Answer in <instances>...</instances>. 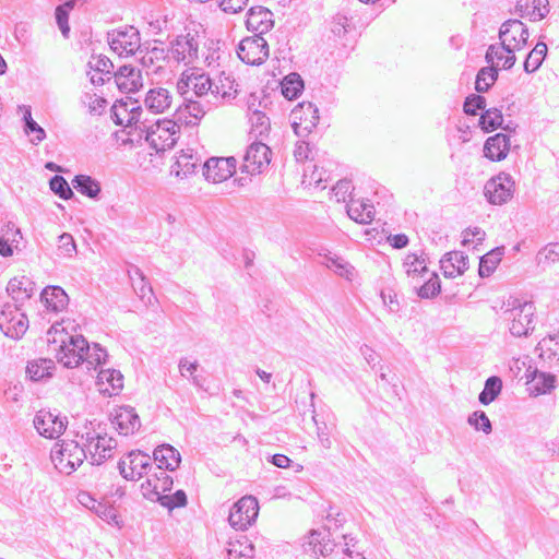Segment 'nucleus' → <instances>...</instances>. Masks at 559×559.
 <instances>
[{
	"label": "nucleus",
	"instance_id": "774afa93",
	"mask_svg": "<svg viewBox=\"0 0 559 559\" xmlns=\"http://www.w3.org/2000/svg\"><path fill=\"white\" fill-rule=\"evenodd\" d=\"M58 251L63 257H72L76 251V245L73 237L70 234H62L58 240Z\"/></svg>",
	"mask_w": 559,
	"mask_h": 559
},
{
	"label": "nucleus",
	"instance_id": "3c124183",
	"mask_svg": "<svg viewBox=\"0 0 559 559\" xmlns=\"http://www.w3.org/2000/svg\"><path fill=\"white\" fill-rule=\"evenodd\" d=\"M503 122L502 112L500 109L490 108L487 109L479 119V124L486 132L492 131L498 127H501Z\"/></svg>",
	"mask_w": 559,
	"mask_h": 559
},
{
	"label": "nucleus",
	"instance_id": "e433bc0d",
	"mask_svg": "<svg viewBox=\"0 0 559 559\" xmlns=\"http://www.w3.org/2000/svg\"><path fill=\"white\" fill-rule=\"evenodd\" d=\"M249 123H250V135L254 138H261V140L266 136L271 130V121L270 118L265 115V112L253 109L248 115Z\"/></svg>",
	"mask_w": 559,
	"mask_h": 559
},
{
	"label": "nucleus",
	"instance_id": "680f3d73",
	"mask_svg": "<svg viewBox=\"0 0 559 559\" xmlns=\"http://www.w3.org/2000/svg\"><path fill=\"white\" fill-rule=\"evenodd\" d=\"M112 114L116 124L123 127L133 126L135 118L130 117L127 111V105L123 104V100H120L114 105Z\"/></svg>",
	"mask_w": 559,
	"mask_h": 559
},
{
	"label": "nucleus",
	"instance_id": "a19ab883",
	"mask_svg": "<svg viewBox=\"0 0 559 559\" xmlns=\"http://www.w3.org/2000/svg\"><path fill=\"white\" fill-rule=\"evenodd\" d=\"M504 253L503 247H498L490 252L486 253L484 257L480 258L479 262V275L481 277L489 276L497 267L499 262L502 259V255Z\"/></svg>",
	"mask_w": 559,
	"mask_h": 559
},
{
	"label": "nucleus",
	"instance_id": "0eeeda50",
	"mask_svg": "<svg viewBox=\"0 0 559 559\" xmlns=\"http://www.w3.org/2000/svg\"><path fill=\"white\" fill-rule=\"evenodd\" d=\"M118 469L124 479L139 480L143 475L148 476L152 469V459L140 450L131 451L126 459L118 462Z\"/></svg>",
	"mask_w": 559,
	"mask_h": 559
},
{
	"label": "nucleus",
	"instance_id": "0e129e2a",
	"mask_svg": "<svg viewBox=\"0 0 559 559\" xmlns=\"http://www.w3.org/2000/svg\"><path fill=\"white\" fill-rule=\"evenodd\" d=\"M304 177V182L308 179L309 185H314L317 188L321 189H325V186H323L322 182H326L329 180L326 170L323 167H318L317 165H313V169L309 175L307 174V170H305Z\"/></svg>",
	"mask_w": 559,
	"mask_h": 559
},
{
	"label": "nucleus",
	"instance_id": "f257e3e1",
	"mask_svg": "<svg viewBox=\"0 0 559 559\" xmlns=\"http://www.w3.org/2000/svg\"><path fill=\"white\" fill-rule=\"evenodd\" d=\"M47 335L49 350L55 354L58 362L67 368L81 364L86 347V340L82 335L69 334L60 324H53Z\"/></svg>",
	"mask_w": 559,
	"mask_h": 559
},
{
	"label": "nucleus",
	"instance_id": "9d476101",
	"mask_svg": "<svg viewBox=\"0 0 559 559\" xmlns=\"http://www.w3.org/2000/svg\"><path fill=\"white\" fill-rule=\"evenodd\" d=\"M258 513V500L252 496H245L233 506L228 521L236 530L243 531L255 521Z\"/></svg>",
	"mask_w": 559,
	"mask_h": 559
},
{
	"label": "nucleus",
	"instance_id": "c756f323",
	"mask_svg": "<svg viewBox=\"0 0 559 559\" xmlns=\"http://www.w3.org/2000/svg\"><path fill=\"white\" fill-rule=\"evenodd\" d=\"M515 12L521 17H528L531 21H540L549 13L548 0H518Z\"/></svg>",
	"mask_w": 559,
	"mask_h": 559
},
{
	"label": "nucleus",
	"instance_id": "4be33fe9",
	"mask_svg": "<svg viewBox=\"0 0 559 559\" xmlns=\"http://www.w3.org/2000/svg\"><path fill=\"white\" fill-rule=\"evenodd\" d=\"M174 94L166 87L155 86L150 88L144 98V107L152 114H165L171 108Z\"/></svg>",
	"mask_w": 559,
	"mask_h": 559
},
{
	"label": "nucleus",
	"instance_id": "09e8293b",
	"mask_svg": "<svg viewBox=\"0 0 559 559\" xmlns=\"http://www.w3.org/2000/svg\"><path fill=\"white\" fill-rule=\"evenodd\" d=\"M498 71L495 67L481 68L476 76L475 88L478 93H485L496 82Z\"/></svg>",
	"mask_w": 559,
	"mask_h": 559
},
{
	"label": "nucleus",
	"instance_id": "2f4dec72",
	"mask_svg": "<svg viewBox=\"0 0 559 559\" xmlns=\"http://www.w3.org/2000/svg\"><path fill=\"white\" fill-rule=\"evenodd\" d=\"M153 459L157 463L156 468L164 471H175L179 467L181 455L177 449L170 444H162L153 452Z\"/></svg>",
	"mask_w": 559,
	"mask_h": 559
},
{
	"label": "nucleus",
	"instance_id": "79ce46f5",
	"mask_svg": "<svg viewBox=\"0 0 559 559\" xmlns=\"http://www.w3.org/2000/svg\"><path fill=\"white\" fill-rule=\"evenodd\" d=\"M74 189L88 198H96L100 192L99 182L86 175H78L72 181Z\"/></svg>",
	"mask_w": 559,
	"mask_h": 559
},
{
	"label": "nucleus",
	"instance_id": "f704fd0d",
	"mask_svg": "<svg viewBox=\"0 0 559 559\" xmlns=\"http://www.w3.org/2000/svg\"><path fill=\"white\" fill-rule=\"evenodd\" d=\"M322 263L335 274L348 281H352L355 277V267L337 254L331 252L324 254Z\"/></svg>",
	"mask_w": 559,
	"mask_h": 559
},
{
	"label": "nucleus",
	"instance_id": "9b49d317",
	"mask_svg": "<svg viewBox=\"0 0 559 559\" xmlns=\"http://www.w3.org/2000/svg\"><path fill=\"white\" fill-rule=\"evenodd\" d=\"M200 37L197 34L178 35L170 44L169 53L174 60L186 66L193 63L199 57Z\"/></svg>",
	"mask_w": 559,
	"mask_h": 559
},
{
	"label": "nucleus",
	"instance_id": "aec40b11",
	"mask_svg": "<svg viewBox=\"0 0 559 559\" xmlns=\"http://www.w3.org/2000/svg\"><path fill=\"white\" fill-rule=\"evenodd\" d=\"M237 160L234 157H212L203 165V175L214 183L230 178L236 171Z\"/></svg>",
	"mask_w": 559,
	"mask_h": 559
},
{
	"label": "nucleus",
	"instance_id": "c9c22d12",
	"mask_svg": "<svg viewBox=\"0 0 559 559\" xmlns=\"http://www.w3.org/2000/svg\"><path fill=\"white\" fill-rule=\"evenodd\" d=\"M485 58L488 63H493L497 60V64L501 63L504 69L512 68L516 60L514 51L502 44L490 45Z\"/></svg>",
	"mask_w": 559,
	"mask_h": 559
},
{
	"label": "nucleus",
	"instance_id": "72a5a7b5",
	"mask_svg": "<svg viewBox=\"0 0 559 559\" xmlns=\"http://www.w3.org/2000/svg\"><path fill=\"white\" fill-rule=\"evenodd\" d=\"M535 352L539 358L549 364L559 361V334H551L542 338Z\"/></svg>",
	"mask_w": 559,
	"mask_h": 559
},
{
	"label": "nucleus",
	"instance_id": "6e6552de",
	"mask_svg": "<svg viewBox=\"0 0 559 559\" xmlns=\"http://www.w3.org/2000/svg\"><path fill=\"white\" fill-rule=\"evenodd\" d=\"M514 187L512 176L500 173L486 182L484 193L490 204L502 205L513 198Z\"/></svg>",
	"mask_w": 559,
	"mask_h": 559
},
{
	"label": "nucleus",
	"instance_id": "cd10ccee",
	"mask_svg": "<svg viewBox=\"0 0 559 559\" xmlns=\"http://www.w3.org/2000/svg\"><path fill=\"white\" fill-rule=\"evenodd\" d=\"M200 164L201 157L198 156L192 148L182 150L176 156V160L171 166V174L181 178L188 177L195 173Z\"/></svg>",
	"mask_w": 559,
	"mask_h": 559
},
{
	"label": "nucleus",
	"instance_id": "393cba45",
	"mask_svg": "<svg viewBox=\"0 0 559 559\" xmlns=\"http://www.w3.org/2000/svg\"><path fill=\"white\" fill-rule=\"evenodd\" d=\"M98 391L105 396H116L123 389V376L116 369H102L96 381Z\"/></svg>",
	"mask_w": 559,
	"mask_h": 559
},
{
	"label": "nucleus",
	"instance_id": "13d9d810",
	"mask_svg": "<svg viewBox=\"0 0 559 559\" xmlns=\"http://www.w3.org/2000/svg\"><path fill=\"white\" fill-rule=\"evenodd\" d=\"M467 423L475 430L483 431L486 435H489L492 430L491 421L483 411L472 413L467 418Z\"/></svg>",
	"mask_w": 559,
	"mask_h": 559
},
{
	"label": "nucleus",
	"instance_id": "423d86ee",
	"mask_svg": "<svg viewBox=\"0 0 559 559\" xmlns=\"http://www.w3.org/2000/svg\"><path fill=\"white\" fill-rule=\"evenodd\" d=\"M239 59L250 66H260L269 58V44L261 35L243 38L237 48Z\"/></svg>",
	"mask_w": 559,
	"mask_h": 559
},
{
	"label": "nucleus",
	"instance_id": "052dcab7",
	"mask_svg": "<svg viewBox=\"0 0 559 559\" xmlns=\"http://www.w3.org/2000/svg\"><path fill=\"white\" fill-rule=\"evenodd\" d=\"M354 187L349 180H338L332 188V195L336 202H346L347 198H353L352 192Z\"/></svg>",
	"mask_w": 559,
	"mask_h": 559
},
{
	"label": "nucleus",
	"instance_id": "f8f14e48",
	"mask_svg": "<svg viewBox=\"0 0 559 559\" xmlns=\"http://www.w3.org/2000/svg\"><path fill=\"white\" fill-rule=\"evenodd\" d=\"M0 329L5 336L19 340L28 329V319L16 306L7 305L0 312Z\"/></svg>",
	"mask_w": 559,
	"mask_h": 559
},
{
	"label": "nucleus",
	"instance_id": "412c9836",
	"mask_svg": "<svg viewBox=\"0 0 559 559\" xmlns=\"http://www.w3.org/2000/svg\"><path fill=\"white\" fill-rule=\"evenodd\" d=\"M111 423L116 430L122 436L133 435L141 427V420L131 406H120L114 409Z\"/></svg>",
	"mask_w": 559,
	"mask_h": 559
},
{
	"label": "nucleus",
	"instance_id": "4468645a",
	"mask_svg": "<svg viewBox=\"0 0 559 559\" xmlns=\"http://www.w3.org/2000/svg\"><path fill=\"white\" fill-rule=\"evenodd\" d=\"M499 38L502 45L515 52L526 47L528 29L520 20L511 19L501 25Z\"/></svg>",
	"mask_w": 559,
	"mask_h": 559
},
{
	"label": "nucleus",
	"instance_id": "39448f33",
	"mask_svg": "<svg viewBox=\"0 0 559 559\" xmlns=\"http://www.w3.org/2000/svg\"><path fill=\"white\" fill-rule=\"evenodd\" d=\"M83 447L90 453L92 464L100 465L106 460L112 457L117 441L106 433L102 435L94 430H88L81 435Z\"/></svg>",
	"mask_w": 559,
	"mask_h": 559
},
{
	"label": "nucleus",
	"instance_id": "bb28decb",
	"mask_svg": "<svg viewBox=\"0 0 559 559\" xmlns=\"http://www.w3.org/2000/svg\"><path fill=\"white\" fill-rule=\"evenodd\" d=\"M349 218L359 224H370L374 218V206L367 199L350 198L346 205Z\"/></svg>",
	"mask_w": 559,
	"mask_h": 559
},
{
	"label": "nucleus",
	"instance_id": "b1692460",
	"mask_svg": "<svg viewBox=\"0 0 559 559\" xmlns=\"http://www.w3.org/2000/svg\"><path fill=\"white\" fill-rule=\"evenodd\" d=\"M246 25L249 31L262 36L274 26L273 13L264 7L251 8L247 13Z\"/></svg>",
	"mask_w": 559,
	"mask_h": 559
},
{
	"label": "nucleus",
	"instance_id": "a211bd4d",
	"mask_svg": "<svg viewBox=\"0 0 559 559\" xmlns=\"http://www.w3.org/2000/svg\"><path fill=\"white\" fill-rule=\"evenodd\" d=\"M212 106V102L210 100L206 104H202L199 100L185 97V103L176 109V120L179 124L195 127L200 123Z\"/></svg>",
	"mask_w": 559,
	"mask_h": 559
},
{
	"label": "nucleus",
	"instance_id": "ddd939ff",
	"mask_svg": "<svg viewBox=\"0 0 559 559\" xmlns=\"http://www.w3.org/2000/svg\"><path fill=\"white\" fill-rule=\"evenodd\" d=\"M177 90L181 95L192 90L197 97L212 96L213 80L205 73L189 69L182 72L177 82Z\"/></svg>",
	"mask_w": 559,
	"mask_h": 559
},
{
	"label": "nucleus",
	"instance_id": "338daca9",
	"mask_svg": "<svg viewBox=\"0 0 559 559\" xmlns=\"http://www.w3.org/2000/svg\"><path fill=\"white\" fill-rule=\"evenodd\" d=\"M486 106L485 97L480 95H469L464 102V112L466 115L475 116L478 109H484Z\"/></svg>",
	"mask_w": 559,
	"mask_h": 559
},
{
	"label": "nucleus",
	"instance_id": "864d4df0",
	"mask_svg": "<svg viewBox=\"0 0 559 559\" xmlns=\"http://www.w3.org/2000/svg\"><path fill=\"white\" fill-rule=\"evenodd\" d=\"M403 267L407 276L415 277L427 272L425 260L415 253L406 255L403 262Z\"/></svg>",
	"mask_w": 559,
	"mask_h": 559
},
{
	"label": "nucleus",
	"instance_id": "de8ad7c7",
	"mask_svg": "<svg viewBox=\"0 0 559 559\" xmlns=\"http://www.w3.org/2000/svg\"><path fill=\"white\" fill-rule=\"evenodd\" d=\"M555 376L546 372H535L531 380V390L536 394H545L555 388Z\"/></svg>",
	"mask_w": 559,
	"mask_h": 559
},
{
	"label": "nucleus",
	"instance_id": "6e6d98bb",
	"mask_svg": "<svg viewBox=\"0 0 559 559\" xmlns=\"http://www.w3.org/2000/svg\"><path fill=\"white\" fill-rule=\"evenodd\" d=\"M81 103L87 107L91 115H102L106 107V99L92 93H84L81 97Z\"/></svg>",
	"mask_w": 559,
	"mask_h": 559
},
{
	"label": "nucleus",
	"instance_id": "8fccbe9b",
	"mask_svg": "<svg viewBox=\"0 0 559 559\" xmlns=\"http://www.w3.org/2000/svg\"><path fill=\"white\" fill-rule=\"evenodd\" d=\"M53 368V361L51 359H38L27 365V372L33 380H40L45 377H49L50 370Z\"/></svg>",
	"mask_w": 559,
	"mask_h": 559
},
{
	"label": "nucleus",
	"instance_id": "20e7f679",
	"mask_svg": "<svg viewBox=\"0 0 559 559\" xmlns=\"http://www.w3.org/2000/svg\"><path fill=\"white\" fill-rule=\"evenodd\" d=\"M51 461L62 474L71 475L86 459V451L76 441L56 443L51 450Z\"/></svg>",
	"mask_w": 559,
	"mask_h": 559
},
{
	"label": "nucleus",
	"instance_id": "2eb2a0df",
	"mask_svg": "<svg viewBox=\"0 0 559 559\" xmlns=\"http://www.w3.org/2000/svg\"><path fill=\"white\" fill-rule=\"evenodd\" d=\"M270 155L271 150L262 140L254 141L246 151L241 170L250 175L262 173L271 162Z\"/></svg>",
	"mask_w": 559,
	"mask_h": 559
},
{
	"label": "nucleus",
	"instance_id": "f03ea898",
	"mask_svg": "<svg viewBox=\"0 0 559 559\" xmlns=\"http://www.w3.org/2000/svg\"><path fill=\"white\" fill-rule=\"evenodd\" d=\"M502 319L514 337H527L535 329L536 308L532 301L508 300Z\"/></svg>",
	"mask_w": 559,
	"mask_h": 559
},
{
	"label": "nucleus",
	"instance_id": "7ed1b4c3",
	"mask_svg": "<svg viewBox=\"0 0 559 559\" xmlns=\"http://www.w3.org/2000/svg\"><path fill=\"white\" fill-rule=\"evenodd\" d=\"M145 132V140L156 152H164L174 147L178 140L179 123L177 120L159 119L152 124L139 127Z\"/></svg>",
	"mask_w": 559,
	"mask_h": 559
},
{
	"label": "nucleus",
	"instance_id": "f3484780",
	"mask_svg": "<svg viewBox=\"0 0 559 559\" xmlns=\"http://www.w3.org/2000/svg\"><path fill=\"white\" fill-rule=\"evenodd\" d=\"M292 127L297 136L308 135L319 122V109L312 103H301L293 110Z\"/></svg>",
	"mask_w": 559,
	"mask_h": 559
},
{
	"label": "nucleus",
	"instance_id": "7c9ffc66",
	"mask_svg": "<svg viewBox=\"0 0 559 559\" xmlns=\"http://www.w3.org/2000/svg\"><path fill=\"white\" fill-rule=\"evenodd\" d=\"M237 93L235 80L222 72L217 79L213 80L212 105L217 106L221 100L234 99Z\"/></svg>",
	"mask_w": 559,
	"mask_h": 559
},
{
	"label": "nucleus",
	"instance_id": "58836bf2",
	"mask_svg": "<svg viewBox=\"0 0 559 559\" xmlns=\"http://www.w3.org/2000/svg\"><path fill=\"white\" fill-rule=\"evenodd\" d=\"M129 277L132 282V286L136 295L142 300L151 301V297L153 296V289L148 284L143 272L139 267H133V270L129 271Z\"/></svg>",
	"mask_w": 559,
	"mask_h": 559
},
{
	"label": "nucleus",
	"instance_id": "1a4fd4ad",
	"mask_svg": "<svg viewBox=\"0 0 559 559\" xmlns=\"http://www.w3.org/2000/svg\"><path fill=\"white\" fill-rule=\"evenodd\" d=\"M108 43L120 57L132 56L141 48L140 33L133 26L112 31L108 34Z\"/></svg>",
	"mask_w": 559,
	"mask_h": 559
},
{
	"label": "nucleus",
	"instance_id": "69168bd1",
	"mask_svg": "<svg viewBox=\"0 0 559 559\" xmlns=\"http://www.w3.org/2000/svg\"><path fill=\"white\" fill-rule=\"evenodd\" d=\"M87 67L94 72H99L100 74H110V70L114 64L109 60V58L105 56H93L88 61Z\"/></svg>",
	"mask_w": 559,
	"mask_h": 559
},
{
	"label": "nucleus",
	"instance_id": "a18cd8bd",
	"mask_svg": "<svg viewBox=\"0 0 559 559\" xmlns=\"http://www.w3.org/2000/svg\"><path fill=\"white\" fill-rule=\"evenodd\" d=\"M282 94L287 99H295L304 90V81L298 73H290L282 82Z\"/></svg>",
	"mask_w": 559,
	"mask_h": 559
},
{
	"label": "nucleus",
	"instance_id": "6ab92c4d",
	"mask_svg": "<svg viewBox=\"0 0 559 559\" xmlns=\"http://www.w3.org/2000/svg\"><path fill=\"white\" fill-rule=\"evenodd\" d=\"M153 474H148L146 480L141 485V491L144 498L152 501H159L164 497L162 493L171 489L173 478L162 468H155Z\"/></svg>",
	"mask_w": 559,
	"mask_h": 559
},
{
	"label": "nucleus",
	"instance_id": "603ef678",
	"mask_svg": "<svg viewBox=\"0 0 559 559\" xmlns=\"http://www.w3.org/2000/svg\"><path fill=\"white\" fill-rule=\"evenodd\" d=\"M20 109L24 114L23 119L25 121V131L27 133H35V139H33L32 142H41L45 139L46 133L45 130L40 126H38L36 121L33 120L31 107L23 105L20 107Z\"/></svg>",
	"mask_w": 559,
	"mask_h": 559
},
{
	"label": "nucleus",
	"instance_id": "bf43d9fd",
	"mask_svg": "<svg viewBox=\"0 0 559 559\" xmlns=\"http://www.w3.org/2000/svg\"><path fill=\"white\" fill-rule=\"evenodd\" d=\"M49 186L50 189L63 200H68L73 195L71 188L62 176H53L49 181Z\"/></svg>",
	"mask_w": 559,
	"mask_h": 559
},
{
	"label": "nucleus",
	"instance_id": "c85d7f7f",
	"mask_svg": "<svg viewBox=\"0 0 559 559\" xmlns=\"http://www.w3.org/2000/svg\"><path fill=\"white\" fill-rule=\"evenodd\" d=\"M510 138L503 133L489 136L484 145V154L493 162L504 159L510 151Z\"/></svg>",
	"mask_w": 559,
	"mask_h": 559
},
{
	"label": "nucleus",
	"instance_id": "473e14b6",
	"mask_svg": "<svg viewBox=\"0 0 559 559\" xmlns=\"http://www.w3.org/2000/svg\"><path fill=\"white\" fill-rule=\"evenodd\" d=\"M40 298L46 308L55 312L62 311L69 304L68 295L59 286L46 287L43 290Z\"/></svg>",
	"mask_w": 559,
	"mask_h": 559
},
{
	"label": "nucleus",
	"instance_id": "37998d69",
	"mask_svg": "<svg viewBox=\"0 0 559 559\" xmlns=\"http://www.w3.org/2000/svg\"><path fill=\"white\" fill-rule=\"evenodd\" d=\"M546 55L547 45L543 41L537 43L524 61V71L527 73H533L538 70Z\"/></svg>",
	"mask_w": 559,
	"mask_h": 559
},
{
	"label": "nucleus",
	"instance_id": "5701e85b",
	"mask_svg": "<svg viewBox=\"0 0 559 559\" xmlns=\"http://www.w3.org/2000/svg\"><path fill=\"white\" fill-rule=\"evenodd\" d=\"M115 83L122 93H135L143 86L141 70L132 66H122L114 76Z\"/></svg>",
	"mask_w": 559,
	"mask_h": 559
},
{
	"label": "nucleus",
	"instance_id": "4c0bfd02",
	"mask_svg": "<svg viewBox=\"0 0 559 559\" xmlns=\"http://www.w3.org/2000/svg\"><path fill=\"white\" fill-rule=\"evenodd\" d=\"M227 556L228 559H252L254 557V546L248 537L242 536L228 543Z\"/></svg>",
	"mask_w": 559,
	"mask_h": 559
},
{
	"label": "nucleus",
	"instance_id": "e2e57ef3",
	"mask_svg": "<svg viewBox=\"0 0 559 559\" xmlns=\"http://www.w3.org/2000/svg\"><path fill=\"white\" fill-rule=\"evenodd\" d=\"M441 286L437 274H433L424 285H421L417 294L420 298H432L440 293Z\"/></svg>",
	"mask_w": 559,
	"mask_h": 559
},
{
	"label": "nucleus",
	"instance_id": "dca6fc26",
	"mask_svg": "<svg viewBox=\"0 0 559 559\" xmlns=\"http://www.w3.org/2000/svg\"><path fill=\"white\" fill-rule=\"evenodd\" d=\"M67 418L50 411L40 409L34 418V426L38 433L48 439L59 438L67 428Z\"/></svg>",
	"mask_w": 559,
	"mask_h": 559
},
{
	"label": "nucleus",
	"instance_id": "49530a36",
	"mask_svg": "<svg viewBox=\"0 0 559 559\" xmlns=\"http://www.w3.org/2000/svg\"><path fill=\"white\" fill-rule=\"evenodd\" d=\"M502 381L498 377H490L486 380L484 390L480 392L478 400L483 405H488L500 394Z\"/></svg>",
	"mask_w": 559,
	"mask_h": 559
},
{
	"label": "nucleus",
	"instance_id": "ea45409f",
	"mask_svg": "<svg viewBox=\"0 0 559 559\" xmlns=\"http://www.w3.org/2000/svg\"><path fill=\"white\" fill-rule=\"evenodd\" d=\"M169 50H166L162 44L155 41L153 46H147L145 50L140 48L141 62L144 67H152L164 61L168 56Z\"/></svg>",
	"mask_w": 559,
	"mask_h": 559
},
{
	"label": "nucleus",
	"instance_id": "a878e982",
	"mask_svg": "<svg viewBox=\"0 0 559 559\" xmlns=\"http://www.w3.org/2000/svg\"><path fill=\"white\" fill-rule=\"evenodd\" d=\"M440 267L445 277L455 278L467 270L468 258L462 251L448 252L440 260Z\"/></svg>",
	"mask_w": 559,
	"mask_h": 559
},
{
	"label": "nucleus",
	"instance_id": "4d7b16f0",
	"mask_svg": "<svg viewBox=\"0 0 559 559\" xmlns=\"http://www.w3.org/2000/svg\"><path fill=\"white\" fill-rule=\"evenodd\" d=\"M538 265H549L559 261V243H548L536 255Z\"/></svg>",
	"mask_w": 559,
	"mask_h": 559
},
{
	"label": "nucleus",
	"instance_id": "5fc2aeb1",
	"mask_svg": "<svg viewBox=\"0 0 559 559\" xmlns=\"http://www.w3.org/2000/svg\"><path fill=\"white\" fill-rule=\"evenodd\" d=\"M93 512L108 524L118 527L121 526L120 518L117 513V510L112 506H109L106 502L100 501L99 503H97Z\"/></svg>",
	"mask_w": 559,
	"mask_h": 559
},
{
	"label": "nucleus",
	"instance_id": "c03bdc74",
	"mask_svg": "<svg viewBox=\"0 0 559 559\" xmlns=\"http://www.w3.org/2000/svg\"><path fill=\"white\" fill-rule=\"evenodd\" d=\"M107 357V352L99 344L94 343L93 346H90L86 342V347L84 348V358L81 364H85L87 369L96 368L97 366L105 362Z\"/></svg>",
	"mask_w": 559,
	"mask_h": 559
}]
</instances>
